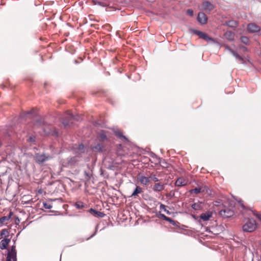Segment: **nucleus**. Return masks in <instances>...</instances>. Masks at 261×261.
Segmentation results:
<instances>
[{
	"label": "nucleus",
	"instance_id": "f257e3e1",
	"mask_svg": "<svg viewBox=\"0 0 261 261\" xmlns=\"http://www.w3.org/2000/svg\"><path fill=\"white\" fill-rule=\"evenodd\" d=\"M65 119L63 120L62 123L64 126H67L72 123L71 120L80 121L82 119L81 117L79 115H73L70 111H67L65 114Z\"/></svg>",
	"mask_w": 261,
	"mask_h": 261
},
{
	"label": "nucleus",
	"instance_id": "f03ea898",
	"mask_svg": "<svg viewBox=\"0 0 261 261\" xmlns=\"http://www.w3.org/2000/svg\"><path fill=\"white\" fill-rule=\"evenodd\" d=\"M242 227L244 231L252 232L256 229L257 224L255 220L251 219H249Z\"/></svg>",
	"mask_w": 261,
	"mask_h": 261
},
{
	"label": "nucleus",
	"instance_id": "7ed1b4c3",
	"mask_svg": "<svg viewBox=\"0 0 261 261\" xmlns=\"http://www.w3.org/2000/svg\"><path fill=\"white\" fill-rule=\"evenodd\" d=\"M51 156L45 153H37L34 156L35 161L38 163H42L46 161L50 160Z\"/></svg>",
	"mask_w": 261,
	"mask_h": 261
},
{
	"label": "nucleus",
	"instance_id": "20e7f679",
	"mask_svg": "<svg viewBox=\"0 0 261 261\" xmlns=\"http://www.w3.org/2000/svg\"><path fill=\"white\" fill-rule=\"evenodd\" d=\"M17 261V252L15 246H12L8 252L6 261Z\"/></svg>",
	"mask_w": 261,
	"mask_h": 261
},
{
	"label": "nucleus",
	"instance_id": "39448f33",
	"mask_svg": "<svg viewBox=\"0 0 261 261\" xmlns=\"http://www.w3.org/2000/svg\"><path fill=\"white\" fill-rule=\"evenodd\" d=\"M220 215L224 218H229L232 216L234 212L229 208H224L220 211Z\"/></svg>",
	"mask_w": 261,
	"mask_h": 261
},
{
	"label": "nucleus",
	"instance_id": "423d86ee",
	"mask_svg": "<svg viewBox=\"0 0 261 261\" xmlns=\"http://www.w3.org/2000/svg\"><path fill=\"white\" fill-rule=\"evenodd\" d=\"M225 49L228 50L235 58L242 63L244 62V60L243 57L240 56L236 51L231 49L228 46H225Z\"/></svg>",
	"mask_w": 261,
	"mask_h": 261
},
{
	"label": "nucleus",
	"instance_id": "0eeeda50",
	"mask_svg": "<svg viewBox=\"0 0 261 261\" xmlns=\"http://www.w3.org/2000/svg\"><path fill=\"white\" fill-rule=\"evenodd\" d=\"M225 49L228 50L235 58L242 63L244 62V60L243 57L240 56L236 51L231 49L228 46H225Z\"/></svg>",
	"mask_w": 261,
	"mask_h": 261
},
{
	"label": "nucleus",
	"instance_id": "6e6552de",
	"mask_svg": "<svg viewBox=\"0 0 261 261\" xmlns=\"http://www.w3.org/2000/svg\"><path fill=\"white\" fill-rule=\"evenodd\" d=\"M208 189L206 187H198L189 191L190 193L199 194L200 192H208Z\"/></svg>",
	"mask_w": 261,
	"mask_h": 261
},
{
	"label": "nucleus",
	"instance_id": "1a4fd4ad",
	"mask_svg": "<svg viewBox=\"0 0 261 261\" xmlns=\"http://www.w3.org/2000/svg\"><path fill=\"white\" fill-rule=\"evenodd\" d=\"M194 33L197 34L200 38H202L207 41H214V39L209 37L206 34L199 31H195Z\"/></svg>",
	"mask_w": 261,
	"mask_h": 261
},
{
	"label": "nucleus",
	"instance_id": "9d476101",
	"mask_svg": "<svg viewBox=\"0 0 261 261\" xmlns=\"http://www.w3.org/2000/svg\"><path fill=\"white\" fill-rule=\"evenodd\" d=\"M197 20L201 24H205L207 21L206 15L203 12H199L197 16Z\"/></svg>",
	"mask_w": 261,
	"mask_h": 261
},
{
	"label": "nucleus",
	"instance_id": "9b49d317",
	"mask_svg": "<svg viewBox=\"0 0 261 261\" xmlns=\"http://www.w3.org/2000/svg\"><path fill=\"white\" fill-rule=\"evenodd\" d=\"M247 30L250 33H256L260 31V27L254 23H250L248 24Z\"/></svg>",
	"mask_w": 261,
	"mask_h": 261
},
{
	"label": "nucleus",
	"instance_id": "f8f14e48",
	"mask_svg": "<svg viewBox=\"0 0 261 261\" xmlns=\"http://www.w3.org/2000/svg\"><path fill=\"white\" fill-rule=\"evenodd\" d=\"M202 7L204 10L208 11H210L214 8V5L207 1L203 3Z\"/></svg>",
	"mask_w": 261,
	"mask_h": 261
},
{
	"label": "nucleus",
	"instance_id": "ddd939ff",
	"mask_svg": "<svg viewBox=\"0 0 261 261\" xmlns=\"http://www.w3.org/2000/svg\"><path fill=\"white\" fill-rule=\"evenodd\" d=\"M212 217V213L211 212H207L205 213H202L200 216V218L204 221H206L210 220Z\"/></svg>",
	"mask_w": 261,
	"mask_h": 261
},
{
	"label": "nucleus",
	"instance_id": "4468645a",
	"mask_svg": "<svg viewBox=\"0 0 261 261\" xmlns=\"http://www.w3.org/2000/svg\"><path fill=\"white\" fill-rule=\"evenodd\" d=\"M10 242V239H4L0 242V248L4 250L7 248V246Z\"/></svg>",
	"mask_w": 261,
	"mask_h": 261
},
{
	"label": "nucleus",
	"instance_id": "2eb2a0df",
	"mask_svg": "<svg viewBox=\"0 0 261 261\" xmlns=\"http://www.w3.org/2000/svg\"><path fill=\"white\" fill-rule=\"evenodd\" d=\"M89 212L92 215L100 218H102L105 215L104 213L99 211H96L92 208L90 209Z\"/></svg>",
	"mask_w": 261,
	"mask_h": 261
},
{
	"label": "nucleus",
	"instance_id": "dca6fc26",
	"mask_svg": "<svg viewBox=\"0 0 261 261\" xmlns=\"http://www.w3.org/2000/svg\"><path fill=\"white\" fill-rule=\"evenodd\" d=\"M143 192L142 189L139 186H137L133 193L130 197H136L139 194Z\"/></svg>",
	"mask_w": 261,
	"mask_h": 261
},
{
	"label": "nucleus",
	"instance_id": "f3484780",
	"mask_svg": "<svg viewBox=\"0 0 261 261\" xmlns=\"http://www.w3.org/2000/svg\"><path fill=\"white\" fill-rule=\"evenodd\" d=\"M139 181L141 184L144 185H147L149 182V178L145 177L144 176H141L139 177Z\"/></svg>",
	"mask_w": 261,
	"mask_h": 261
},
{
	"label": "nucleus",
	"instance_id": "a211bd4d",
	"mask_svg": "<svg viewBox=\"0 0 261 261\" xmlns=\"http://www.w3.org/2000/svg\"><path fill=\"white\" fill-rule=\"evenodd\" d=\"M164 189V186L163 185H162L160 183L155 184L153 188V190L155 192H160L163 190Z\"/></svg>",
	"mask_w": 261,
	"mask_h": 261
},
{
	"label": "nucleus",
	"instance_id": "6ab92c4d",
	"mask_svg": "<svg viewBox=\"0 0 261 261\" xmlns=\"http://www.w3.org/2000/svg\"><path fill=\"white\" fill-rule=\"evenodd\" d=\"M97 137L100 141H104L106 140L107 136L106 132L104 130H101L98 134Z\"/></svg>",
	"mask_w": 261,
	"mask_h": 261
},
{
	"label": "nucleus",
	"instance_id": "aec40b11",
	"mask_svg": "<svg viewBox=\"0 0 261 261\" xmlns=\"http://www.w3.org/2000/svg\"><path fill=\"white\" fill-rule=\"evenodd\" d=\"M191 206L195 210H200L202 208V203L201 202L194 203Z\"/></svg>",
	"mask_w": 261,
	"mask_h": 261
},
{
	"label": "nucleus",
	"instance_id": "412c9836",
	"mask_svg": "<svg viewBox=\"0 0 261 261\" xmlns=\"http://www.w3.org/2000/svg\"><path fill=\"white\" fill-rule=\"evenodd\" d=\"M12 215V212H10L8 216L2 217L0 218V223H3L5 221L9 220L11 218Z\"/></svg>",
	"mask_w": 261,
	"mask_h": 261
},
{
	"label": "nucleus",
	"instance_id": "4be33fe9",
	"mask_svg": "<svg viewBox=\"0 0 261 261\" xmlns=\"http://www.w3.org/2000/svg\"><path fill=\"white\" fill-rule=\"evenodd\" d=\"M175 184L177 187L183 186L185 185V180L182 178H178L175 181Z\"/></svg>",
	"mask_w": 261,
	"mask_h": 261
},
{
	"label": "nucleus",
	"instance_id": "5701e85b",
	"mask_svg": "<svg viewBox=\"0 0 261 261\" xmlns=\"http://www.w3.org/2000/svg\"><path fill=\"white\" fill-rule=\"evenodd\" d=\"M115 135L119 138L121 139H124L125 140H127V138L122 135V133L119 130H115L114 131Z\"/></svg>",
	"mask_w": 261,
	"mask_h": 261
},
{
	"label": "nucleus",
	"instance_id": "b1692460",
	"mask_svg": "<svg viewBox=\"0 0 261 261\" xmlns=\"http://www.w3.org/2000/svg\"><path fill=\"white\" fill-rule=\"evenodd\" d=\"M103 148V146L100 144H97L95 146L92 147V149L93 150H95L97 151H101Z\"/></svg>",
	"mask_w": 261,
	"mask_h": 261
},
{
	"label": "nucleus",
	"instance_id": "393cba45",
	"mask_svg": "<svg viewBox=\"0 0 261 261\" xmlns=\"http://www.w3.org/2000/svg\"><path fill=\"white\" fill-rule=\"evenodd\" d=\"M225 36L229 40H232L233 39V34L231 32H227L225 33Z\"/></svg>",
	"mask_w": 261,
	"mask_h": 261
},
{
	"label": "nucleus",
	"instance_id": "a878e982",
	"mask_svg": "<svg viewBox=\"0 0 261 261\" xmlns=\"http://www.w3.org/2000/svg\"><path fill=\"white\" fill-rule=\"evenodd\" d=\"M166 207H167V206L166 205H165L164 204H162L161 203H160V210H163L167 214L170 215L171 214V213L168 210H167Z\"/></svg>",
	"mask_w": 261,
	"mask_h": 261
},
{
	"label": "nucleus",
	"instance_id": "bb28decb",
	"mask_svg": "<svg viewBox=\"0 0 261 261\" xmlns=\"http://www.w3.org/2000/svg\"><path fill=\"white\" fill-rule=\"evenodd\" d=\"M241 40L242 42H243V43H244L246 45H247L249 44V39L247 37L242 36L241 38Z\"/></svg>",
	"mask_w": 261,
	"mask_h": 261
},
{
	"label": "nucleus",
	"instance_id": "cd10ccee",
	"mask_svg": "<svg viewBox=\"0 0 261 261\" xmlns=\"http://www.w3.org/2000/svg\"><path fill=\"white\" fill-rule=\"evenodd\" d=\"M76 207L78 209H81L84 207V205L83 202H77L75 204Z\"/></svg>",
	"mask_w": 261,
	"mask_h": 261
},
{
	"label": "nucleus",
	"instance_id": "c85d7f7f",
	"mask_svg": "<svg viewBox=\"0 0 261 261\" xmlns=\"http://www.w3.org/2000/svg\"><path fill=\"white\" fill-rule=\"evenodd\" d=\"M43 207L46 209H50L52 207V205L50 203L43 202Z\"/></svg>",
	"mask_w": 261,
	"mask_h": 261
},
{
	"label": "nucleus",
	"instance_id": "c756f323",
	"mask_svg": "<svg viewBox=\"0 0 261 261\" xmlns=\"http://www.w3.org/2000/svg\"><path fill=\"white\" fill-rule=\"evenodd\" d=\"M149 178L151 179L154 182H157L159 181V179L154 174H151Z\"/></svg>",
	"mask_w": 261,
	"mask_h": 261
},
{
	"label": "nucleus",
	"instance_id": "7c9ffc66",
	"mask_svg": "<svg viewBox=\"0 0 261 261\" xmlns=\"http://www.w3.org/2000/svg\"><path fill=\"white\" fill-rule=\"evenodd\" d=\"M84 175L87 180H89L91 177V174L86 171H84Z\"/></svg>",
	"mask_w": 261,
	"mask_h": 261
},
{
	"label": "nucleus",
	"instance_id": "2f4dec72",
	"mask_svg": "<svg viewBox=\"0 0 261 261\" xmlns=\"http://www.w3.org/2000/svg\"><path fill=\"white\" fill-rule=\"evenodd\" d=\"M166 221H168L169 222H170L173 225H176L175 222L173 220H172L171 218H170L169 217H167L166 220Z\"/></svg>",
	"mask_w": 261,
	"mask_h": 261
},
{
	"label": "nucleus",
	"instance_id": "473e14b6",
	"mask_svg": "<svg viewBox=\"0 0 261 261\" xmlns=\"http://www.w3.org/2000/svg\"><path fill=\"white\" fill-rule=\"evenodd\" d=\"M253 213L261 221V214L257 213L255 211H253Z\"/></svg>",
	"mask_w": 261,
	"mask_h": 261
},
{
	"label": "nucleus",
	"instance_id": "72a5a7b5",
	"mask_svg": "<svg viewBox=\"0 0 261 261\" xmlns=\"http://www.w3.org/2000/svg\"><path fill=\"white\" fill-rule=\"evenodd\" d=\"M187 13L190 16H192L193 15V11L192 9H188L187 11Z\"/></svg>",
	"mask_w": 261,
	"mask_h": 261
},
{
	"label": "nucleus",
	"instance_id": "f704fd0d",
	"mask_svg": "<svg viewBox=\"0 0 261 261\" xmlns=\"http://www.w3.org/2000/svg\"><path fill=\"white\" fill-rule=\"evenodd\" d=\"M29 141L31 142H34L35 141V137L34 136H31L29 138Z\"/></svg>",
	"mask_w": 261,
	"mask_h": 261
},
{
	"label": "nucleus",
	"instance_id": "c9c22d12",
	"mask_svg": "<svg viewBox=\"0 0 261 261\" xmlns=\"http://www.w3.org/2000/svg\"><path fill=\"white\" fill-rule=\"evenodd\" d=\"M7 233H8V231L6 229H3L2 230V231H1V235L2 236L5 235L6 234H7Z\"/></svg>",
	"mask_w": 261,
	"mask_h": 261
},
{
	"label": "nucleus",
	"instance_id": "e433bc0d",
	"mask_svg": "<svg viewBox=\"0 0 261 261\" xmlns=\"http://www.w3.org/2000/svg\"><path fill=\"white\" fill-rule=\"evenodd\" d=\"M160 216L164 220H166L167 218L168 217L166 216L164 214H160Z\"/></svg>",
	"mask_w": 261,
	"mask_h": 261
},
{
	"label": "nucleus",
	"instance_id": "4c0bfd02",
	"mask_svg": "<svg viewBox=\"0 0 261 261\" xmlns=\"http://www.w3.org/2000/svg\"><path fill=\"white\" fill-rule=\"evenodd\" d=\"M78 149L79 150H83L84 149V146L83 145H80L79 146V148H78Z\"/></svg>",
	"mask_w": 261,
	"mask_h": 261
},
{
	"label": "nucleus",
	"instance_id": "58836bf2",
	"mask_svg": "<svg viewBox=\"0 0 261 261\" xmlns=\"http://www.w3.org/2000/svg\"><path fill=\"white\" fill-rule=\"evenodd\" d=\"M238 202L240 203V205L243 207L244 208V205L243 204V201L242 200H240L238 201Z\"/></svg>",
	"mask_w": 261,
	"mask_h": 261
},
{
	"label": "nucleus",
	"instance_id": "ea45409f",
	"mask_svg": "<svg viewBox=\"0 0 261 261\" xmlns=\"http://www.w3.org/2000/svg\"><path fill=\"white\" fill-rule=\"evenodd\" d=\"M242 48L244 50H247V48L245 46H242Z\"/></svg>",
	"mask_w": 261,
	"mask_h": 261
},
{
	"label": "nucleus",
	"instance_id": "a19ab883",
	"mask_svg": "<svg viewBox=\"0 0 261 261\" xmlns=\"http://www.w3.org/2000/svg\"><path fill=\"white\" fill-rule=\"evenodd\" d=\"M11 261H13V260H11Z\"/></svg>",
	"mask_w": 261,
	"mask_h": 261
}]
</instances>
